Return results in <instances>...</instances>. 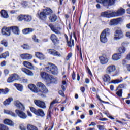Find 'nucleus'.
I'll return each mask as SVG.
<instances>
[{"instance_id":"39448f33","label":"nucleus","mask_w":130,"mask_h":130,"mask_svg":"<svg viewBox=\"0 0 130 130\" xmlns=\"http://www.w3.org/2000/svg\"><path fill=\"white\" fill-rule=\"evenodd\" d=\"M110 34V29L109 28H106L104 29L100 35V40L102 43H106L107 42V35Z\"/></svg>"},{"instance_id":"f257e3e1","label":"nucleus","mask_w":130,"mask_h":130,"mask_svg":"<svg viewBox=\"0 0 130 130\" xmlns=\"http://www.w3.org/2000/svg\"><path fill=\"white\" fill-rule=\"evenodd\" d=\"M124 13H125V10L123 8H121L120 9L118 10L116 12L113 11V10H108L107 11L102 12L101 16L105 18H111L112 17L122 16Z\"/></svg>"},{"instance_id":"79ce46f5","label":"nucleus","mask_w":130,"mask_h":130,"mask_svg":"<svg viewBox=\"0 0 130 130\" xmlns=\"http://www.w3.org/2000/svg\"><path fill=\"white\" fill-rule=\"evenodd\" d=\"M9 93V89L5 88L4 89H0V94H4V95H6V94H8Z\"/></svg>"},{"instance_id":"9d476101","label":"nucleus","mask_w":130,"mask_h":130,"mask_svg":"<svg viewBox=\"0 0 130 130\" xmlns=\"http://www.w3.org/2000/svg\"><path fill=\"white\" fill-rule=\"evenodd\" d=\"M34 103L40 108H42V109H45L46 108V105L43 101L36 100L34 101Z\"/></svg>"},{"instance_id":"4d7b16f0","label":"nucleus","mask_w":130,"mask_h":130,"mask_svg":"<svg viewBox=\"0 0 130 130\" xmlns=\"http://www.w3.org/2000/svg\"><path fill=\"white\" fill-rule=\"evenodd\" d=\"M22 47H23V49H29V48H30V47L29 46V45H28L27 44L23 45Z\"/></svg>"},{"instance_id":"f3484780","label":"nucleus","mask_w":130,"mask_h":130,"mask_svg":"<svg viewBox=\"0 0 130 130\" xmlns=\"http://www.w3.org/2000/svg\"><path fill=\"white\" fill-rule=\"evenodd\" d=\"M15 105L19 108L20 110H25V107L20 101H16L14 102Z\"/></svg>"},{"instance_id":"a878e982","label":"nucleus","mask_w":130,"mask_h":130,"mask_svg":"<svg viewBox=\"0 0 130 130\" xmlns=\"http://www.w3.org/2000/svg\"><path fill=\"white\" fill-rule=\"evenodd\" d=\"M100 60L102 64H105L108 62V59L104 56L100 57Z\"/></svg>"},{"instance_id":"c03bdc74","label":"nucleus","mask_w":130,"mask_h":130,"mask_svg":"<svg viewBox=\"0 0 130 130\" xmlns=\"http://www.w3.org/2000/svg\"><path fill=\"white\" fill-rule=\"evenodd\" d=\"M0 130H9L8 126L3 124H0Z\"/></svg>"},{"instance_id":"6e6552de","label":"nucleus","mask_w":130,"mask_h":130,"mask_svg":"<svg viewBox=\"0 0 130 130\" xmlns=\"http://www.w3.org/2000/svg\"><path fill=\"white\" fill-rule=\"evenodd\" d=\"M96 2L104 6H112L115 3V0H96Z\"/></svg>"},{"instance_id":"f704fd0d","label":"nucleus","mask_w":130,"mask_h":130,"mask_svg":"<svg viewBox=\"0 0 130 130\" xmlns=\"http://www.w3.org/2000/svg\"><path fill=\"white\" fill-rule=\"evenodd\" d=\"M32 21V16L29 15H24V21L31 22Z\"/></svg>"},{"instance_id":"2f4dec72","label":"nucleus","mask_w":130,"mask_h":130,"mask_svg":"<svg viewBox=\"0 0 130 130\" xmlns=\"http://www.w3.org/2000/svg\"><path fill=\"white\" fill-rule=\"evenodd\" d=\"M10 56V53L7 51L5 53H2L1 55H0V59L2 58H4L6 59L7 57H9Z\"/></svg>"},{"instance_id":"ddd939ff","label":"nucleus","mask_w":130,"mask_h":130,"mask_svg":"<svg viewBox=\"0 0 130 130\" xmlns=\"http://www.w3.org/2000/svg\"><path fill=\"white\" fill-rule=\"evenodd\" d=\"M2 34L6 36H10L11 35V28L9 27H4L2 29Z\"/></svg>"},{"instance_id":"13d9d810","label":"nucleus","mask_w":130,"mask_h":130,"mask_svg":"<svg viewBox=\"0 0 130 130\" xmlns=\"http://www.w3.org/2000/svg\"><path fill=\"white\" fill-rule=\"evenodd\" d=\"M73 55V53H69L68 54V55H67V57H66V59L67 60H69V59H70V58H71V57H72V56Z\"/></svg>"},{"instance_id":"412c9836","label":"nucleus","mask_w":130,"mask_h":130,"mask_svg":"<svg viewBox=\"0 0 130 130\" xmlns=\"http://www.w3.org/2000/svg\"><path fill=\"white\" fill-rule=\"evenodd\" d=\"M120 18L112 19L110 21V25H111V26H113V25H117V24L120 22Z\"/></svg>"},{"instance_id":"7ed1b4c3","label":"nucleus","mask_w":130,"mask_h":130,"mask_svg":"<svg viewBox=\"0 0 130 130\" xmlns=\"http://www.w3.org/2000/svg\"><path fill=\"white\" fill-rule=\"evenodd\" d=\"M37 86L41 89V90L39 91V95L41 96V97H45V95L44 94H47L48 93V89L46 88L45 85L42 82H38L37 83Z\"/></svg>"},{"instance_id":"58836bf2","label":"nucleus","mask_w":130,"mask_h":130,"mask_svg":"<svg viewBox=\"0 0 130 130\" xmlns=\"http://www.w3.org/2000/svg\"><path fill=\"white\" fill-rule=\"evenodd\" d=\"M14 86H15L18 91H20V92L23 91V86H22V85L15 83Z\"/></svg>"},{"instance_id":"5fc2aeb1","label":"nucleus","mask_w":130,"mask_h":130,"mask_svg":"<svg viewBox=\"0 0 130 130\" xmlns=\"http://www.w3.org/2000/svg\"><path fill=\"white\" fill-rule=\"evenodd\" d=\"M118 87L122 89H125V88H126V84H121L119 85Z\"/></svg>"},{"instance_id":"393cba45","label":"nucleus","mask_w":130,"mask_h":130,"mask_svg":"<svg viewBox=\"0 0 130 130\" xmlns=\"http://www.w3.org/2000/svg\"><path fill=\"white\" fill-rule=\"evenodd\" d=\"M4 113H5L6 114H9V115H11V116H13V117H16L17 116L16 114H15L14 112L8 110H4Z\"/></svg>"},{"instance_id":"e2e57ef3","label":"nucleus","mask_w":130,"mask_h":130,"mask_svg":"<svg viewBox=\"0 0 130 130\" xmlns=\"http://www.w3.org/2000/svg\"><path fill=\"white\" fill-rule=\"evenodd\" d=\"M20 128L21 130H26V127L23 124L20 125Z\"/></svg>"},{"instance_id":"e433bc0d","label":"nucleus","mask_w":130,"mask_h":130,"mask_svg":"<svg viewBox=\"0 0 130 130\" xmlns=\"http://www.w3.org/2000/svg\"><path fill=\"white\" fill-rule=\"evenodd\" d=\"M12 101H13V98H9L4 101V105L5 106H6V105H9Z\"/></svg>"},{"instance_id":"6ab92c4d","label":"nucleus","mask_w":130,"mask_h":130,"mask_svg":"<svg viewBox=\"0 0 130 130\" xmlns=\"http://www.w3.org/2000/svg\"><path fill=\"white\" fill-rule=\"evenodd\" d=\"M28 88L32 91V92H34V93H39L40 92V90H38L36 86L34 85V84H29L28 85Z\"/></svg>"},{"instance_id":"2eb2a0df","label":"nucleus","mask_w":130,"mask_h":130,"mask_svg":"<svg viewBox=\"0 0 130 130\" xmlns=\"http://www.w3.org/2000/svg\"><path fill=\"white\" fill-rule=\"evenodd\" d=\"M40 76L42 79H43V80H45V81H46V82H48L50 78V75H49V74L46 72H41Z\"/></svg>"},{"instance_id":"72a5a7b5","label":"nucleus","mask_w":130,"mask_h":130,"mask_svg":"<svg viewBox=\"0 0 130 130\" xmlns=\"http://www.w3.org/2000/svg\"><path fill=\"white\" fill-rule=\"evenodd\" d=\"M27 130H39L38 128L32 124H28L27 125Z\"/></svg>"},{"instance_id":"8fccbe9b","label":"nucleus","mask_w":130,"mask_h":130,"mask_svg":"<svg viewBox=\"0 0 130 130\" xmlns=\"http://www.w3.org/2000/svg\"><path fill=\"white\" fill-rule=\"evenodd\" d=\"M32 40L34 42H37V43L39 42V40L37 39V37L35 35L32 36Z\"/></svg>"},{"instance_id":"dca6fc26","label":"nucleus","mask_w":130,"mask_h":130,"mask_svg":"<svg viewBox=\"0 0 130 130\" xmlns=\"http://www.w3.org/2000/svg\"><path fill=\"white\" fill-rule=\"evenodd\" d=\"M11 30L14 34H15V35H20V29L17 26H11L10 31Z\"/></svg>"},{"instance_id":"a211bd4d","label":"nucleus","mask_w":130,"mask_h":130,"mask_svg":"<svg viewBox=\"0 0 130 130\" xmlns=\"http://www.w3.org/2000/svg\"><path fill=\"white\" fill-rule=\"evenodd\" d=\"M20 57L22 58V59H31L32 58V55L28 53L25 54H21L20 55Z\"/></svg>"},{"instance_id":"c9c22d12","label":"nucleus","mask_w":130,"mask_h":130,"mask_svg":"<svg viewBox=\"0 0 130 130\" xmlns=\"http://www.w3.org/2000/svg\"><path fill=\"white\" fill-rule=\"evenodd\" d=\"M120 55L119 53H116V54H114L113 56H112V59H113V60H119V59H120Z\"/></svg>"},{"instance_id":"c756f323","label":"nucleus","mask_w":130,"mask_h":130,"mask_svg":"<svg viewBox=\"0 0 130 130\" xmlns=\"http://www.w3.org/2000/svg\"><path fill=\"white\" fill-rule=\"evenodd\" d=\"M49 20L50 22L54 23V22H56V20H57V16H56L55 14H53L49 17Z\"/></svg>"},{"instance_id":"1a4fd4ad","label":"nucleus","mask_w":130,"mask_h":130,"mask_svg":"<svg viewBox=\"0 0 130 130\" xmlns=\"http://www.w3.org/2000/svg\"><path fill=\"white\" fill-rule=\"evenodd\" d=\"M49 27L50 29L54 32V33H55V34H57L58 35H61V28L60 27H55L52 24H50Z\"/></svg>"},{"instance_id":"a19ab883","label":"nucleus","mask_w":130,"mask_h":130,"mask_svg":"<svg viewBox=\"0 0 130 130\" xmlns=\"http://www.w3.org/2000/svg\"><path fill=\"white\" fill-rule=\"evenodd\" d=\"M119 54L120 55V54H122L125 52V48L124 47H121L118 49Z\"/></svg>"},{"instance_id":"5701e85b","label":"nucleus","mask_w":130,"mask_h":130,"mask_svg":"<svg viewBox=\"0 0 130 130\" xmlns=\"http://www.w3.org/2000/svg\"><path fill=\"white\" fill-rule=\"evenodd\" d=\"M34 31V29L28 28H25L22 30V33L23 34H30V33H32Z\"/></svg>"},{"instance_id":"0eeeda50","label":"nucleus","mask_w":130,"mask_h":130,"mask_svg":"<svg viewBox=\"0 0 130 130\" xmlns=\"http://www.w3.org/2000/svg\"><path fill=\"white\" fill-rule=\"evenodd\" d=\"M18 80H20V76L16 74H12L10 77L7 79L8 83H13L14 81H18Z\"/></svg>"},{"instance_id":"c85d7f7f","label":"nucleus","mask_w":130,"mask_h":130,"mask_svg":"<svg viewBox=\"0 0 130 130\" xmlns=\"http://www.w3.org/2000/svg\"><path fill=\"white\" fill-rule=\"evenodd\" d=\"M4 123L5 124H7L8 125H10V126H12L14 125V122L12 121V120L9 119H6L4 120Z\"/></svg>"},{"instance_id":"37998d69","label":"nucleus","mask_w":130,"mask_h":130,"mask_svg":"<svg viewBox=\"0 0 130 130\" xmlns=\"http://www.w3.org/2000/svg\"><path fill=\"white\" fill-rule=\"evenodd\" d=\"M55 51L56 50L53 49H49L47 50V52L49 54H51V55L53 56H54V55L55 54Z\"/></svg>"},{"instance_id":"864d4df0","label":"nucleus","mask_w":130,"mask_h":130,"mask_svg":"<svg viewBox=\"0 0 130 130\" xmlns=\"http://www.w3.org/2000/svg\"><path fill=\"white\" fill-rule=\"evenodd\" d=\"M54 56H58V57H60V56H61V54H60V53L56 50Z\"/></svg>"},{"instance_id":"de8ad7c7","label":"nucleus","mask_w":130,"mask_h":130,"mask_svg":"<svg viewBox=\"0 0 130 130\" xmlns=\"http://www.w3.org/2000/svg\"><path fill=\"white\" fill-rule=\"evenodd\" d=\"M58 102V101L56 100L53 101L50 104V106L49 107V110H50V109H51V108H52V105H53V104H55V103H57Z\"/></svg>"},{"instance_id":"052dcab7","label":"nucleus","mask_w":130,"mask_h":130,"mask_svg":"<svg viewBox=\"0 0 130 130\" xmlns=\"http://www.w3.org/2000/svg\"><path fill=\"white\" fill-rule=\"evenodd\" d=\"M51 112L49 110L48 114H47V118H50V117H51Z\"/></svg>"},{"instance_id":"f8f14e48","label":"nucleus","mask_w":130,"mask_h":130,"mask_svg":"<svg viewBox=\"0 0 130 130\" xmlns=\"http://www.w3.org/2000/svg\"><path fill=\"white\" fill-rule=\"evenodd\" d=\"M50 40L51 41L54 43V45H56V44L59 43V40L57 36L55 35L54 34H52L50 37Z\"/></svg>"},{"instance_id":"4468645a","label":"nucleus","mask_w":130,"mask_h":130,"mask_svg":"<svg viewBox=\"0 0 130 130\" xmlns=\"http://www.w3.org/2000/svg\"><path fill=\"white\" fill-rule=\"evenodd\" d=\"M15 112L20 118H22V119L27 118V115L24 112L20 110H16Z\"/></svg>"},{"instance_id":"4c0bfd02","label":"nucleus","mask_w":130,"mask_h":130,"mask_svg":"<svg viewBox=\"0 0 130 130\" xmlns=\"http://www.w3.org/2000/svg\"><path fill=\"white\" fill-rule=\"evenodd\" d=\"M49 84H50L51 83H56V79L54 78L53 76H50V79L48 81Z\"/></svg>"},{"instance_id":"9b49d317","label":"nucleus","mask_w":130,"mask_h":130,"mask_svg":"<svg viewBox=\"0 0 130 130\" xmlns=\"http://www.w3.org/2000/svg\"><path fill=\"white\" fill-rule=\"evenodd\" d=\"M115 70H116V68L115 67V66L110 65L107 68L106 70V73L108 75H111L112 73L115 72Z\"/></svg>"},{"instance_id":"09e8293b","label":"nucleus","mask_w":130,"mask_h":130,"mask_svg":"<svg viewBox=\"0 0 130 130\" xmlns=\"http://www.w3.org/2000/svg\"><path fill=\"white\" fill-rule=\"evenodd\" d=\"M1 44H3L5 47H7L8 46V42H7L6 40H3L1 41Z\"/></svg>"},{"instance_id":"338daca9","label":"nucleus","mask_w":130,"mask_h":130,"mask_svg":"<svg viewBox=\"0 0 130 130\" xmlns=\"http://www.w3.org/2000/svg\"><path fill=\"white\" fill-rule=\"evenodd\" d=\"M6 63H7V61H2L1 63V67H5V66H6Z\"/></svg>"},{"instance_id":"7c9ffc66","label":"nucleus","mask_w":130,"mask_h":130,"mask_svg":"<svg viewBox=\"0 0 130 130\" xmlns=\"http://www.w3.org/2000/svg\"><path fill=\"white\" fill-rule=\"evenodd\" d=\"M36 56L41 60L45 59V56L40 52L36 53Z\"/></svg>"},{"instance_id":"49530a36","label":"nucleus","mask_w":130,"mask_h":130,"mask_svg":"<svg viewBox=\"0 0 130 130\" xmlns=\"http://www.w3.org/2000/svg\"><path fill=\"white\" fill-rule=\"evenodd\" d=\"M116 94L119 97H122V89H119L117 92Z\"/></svg>"},{"instance_id":"cd10ccee","label":"nucleus","mask_w":130,"mask_h":130,"mask_svg":"<svg viewBox=\"0 0 130 130\" xmlns=\"http://www.w3.org/2000/svg\"><path fill=\"white\" fill-rule=\"evenodd\" d=\"M0 13L2 17L3 18H4V19H7V18H9V15H8V12L5 10H2Z\"/></svg>"},{"instance_id":"0e129e2a","label":"nucleus","mask_w":130,"mask_h":130,"mask_svg":"<svg viewBox=\"0 0 130 130\" xmlns=\"http://www.w3.org/2000/svg\"><path fill=\"white\" fill-rule=\"evenodd\" d=\"M59 94L62 97H64V93H63V91H62V90L59 91Z\"/></svg>"},{"instance_id":"774afa93","label":"nucleus","mask_w":130,"mask_h":130,"mask_svg":"<svg viewBox=\"0 0 130 130\" xmlns=\"http://www.w3.org/2000/svg\"><path fill=\"white\" fill-rule=\"evenodd\" d=\"M126 37L130 38V32H126Z\"/></svg>"},{"instance_id":"69168bd1","label":"nucleus","mask_w":130,"mask_h":130,"mask_svg":"<svg viewBox=\"0 0 130 130\" xmlns=\"http://www.w3.org/2000/svg\"><path fill=\"white\" fill-rule=\"evenodd\" d=\"M80 90L82 93H84L85 91H86V89L85 88V87H81L80 88Z\"/></svg>"},{"instance_id":"aec40b11","label":"nucleus","mask_w":130,"mask_h":130,"mask_svg":"<svg viewBox=\"0 0 130 130\" xmlns=\"http://www.w3.org/2000/svg\"><path fill=\"white\" fill-rule=\"evenodd\" d=\"M36 115L37 116H41V117H44V116H45V114L44 113L43 110L39 109L37 110Z\"/></svg>"},{"instance_id":"3c124183","label":"nucleus","mask_w":130,"mask_h":130,"mask_svg":"<svg viewBox=\"0 0 130 130\" xmlns=\"http://www.w3.org/2000/svg\"><path fill=\"white\" fill-rule=\"evenodd\" d=\"M30 110L31 111V112H33V113H34L35 114H36V112L37 111V110H36V109H35L33 107H30Z\"/></svg>"},{"instance_id":"bb28decb","label":"nucleus","mask_w":130,"mask_h":130,"mask_svg":"<svg viewBox=\"0 0 130 130\" xmlns=\"http://www.w3.org/2000/svg\"><path fill=\"white\" fill-rule=\"evenodd\" d=\"M103 80L104 82L108 83V82L110 81V76L108 75V74H105L103 76Z\"/></svg>"},{"instance_id":"473e14b6","label":"nucleus","mask_w":130,"mask_h":130,"mask_svg":"<svg viewBox=\"0 0 130 130\" xmlns=\"http://www.w3.org/2000/svg\"><path fill=\"white\" fill-rule=\"evenodd\" d=\"M67 44L68 46L69 47H72V46H74L75 42L74 41V40L72 39V36H70V40L67 41Z\"/></svg>"},{"instance_id":"423d86ee","label":"nucleus","mask_w":130,"mask_h":130,"mask_svg":"<svg viewBox=\"0 0 130 130\" xmlns=\"http://www.w3.org/2000/svg\"><path fill=\"white\" fill-rule=\"evenodd\" d=\"M123 32L122 29L120 28H118L115 31L114 34V40H119L121 38H123Z\"/></svg>"},{"instance_id":"bf43d9fd","label":"nucleus","mask_w":130,"mask_h":130,"mask_svg":"<svg viewBox=\"0 0 130 130\" xmlns=\"http://www.w3.org/2000/svg\"><path fill=\"white\" fill-rule=\"evenodd\" d=\"M129 43L128 42H123L122 43V46H126V45H128Z\"/></svg>"},{"instance_id":"4be33fe9","label":"nucleus","mask_w":130,"mask_h":130,"mask_svg":"<svg viewBox=\"0 0 130 130\" xmlns=\"http://www.w3.org/2000/svg\"><path fill=\"white\" fill-rule=\"evenodd\" d=\"M21 71H22V72H23V73H25V74L27 75V76H33V75H34L33 72H32V71H31L27 69L22 68Z\"/></svg>"},{"instance_id":"b1692460","label":"nucleus","mask_w":130,"mask_h":130,"mask_svg":"<svg viewBox=\"0 0 130 130\" xmlns=\"http://www.w3.org/2000/svg\"><path fill=\"white\" fill-rule=\"evenodd\" d=\"M23 64L24 67H26V68H27L28 69H33V66L31 63H30V62L24 61L23 63Z\"/></svg>"},{"instance_id":"603ef678","label":"nucleus","mask_w":130,"mask_h":130,"mask_svg":"<svg viewBox=\"0 0 130 130\" xmlns=\"http://www.w3.org/2000/svg\"><path fill=\"white\" fill-rule=\"evenodd\" d=\"M22 5L23 8H26V7H28V2L26 1H23L22 2Z\"/></svg>"},{"instance_id":"ea45409f","label":"nucleus","mask_w":130,"mask_h":130,"mask_svg":"<svg viewBox=\"0 0 130 130\" xmlns=\"http://www.w3.org/2000/svg\"><path fill=\"white\" fill-rule=\"evenodd\" d=\"M123 81L122 77H120L119 79H117L116 80H113V84H119V83H121Z\"/></svg>"},{"instance_id":"20e7f679","label":"nucleus","mask_w":130,"mask_h":130,"mask_svg":"<svg viewBox=\"0 0 130 130\" xmlns=\"http://www.w3.org/2000/svg\"><path fill=\"white\" fill-rule=\"evenodd\" d=\"M49 64L50 67H46V71L52 75H57L58 74L57 67L51 63H49Z\"/></svg>"},{"instance_id":"f03ea898","label":"nucleus","mask_w":130,"mask_h":130,"mask_svg":"<svg viewBox=\"0 0 130 130\" xmlns=\"http://www.w3.org/2000/svg\"><path fill=\"white\" fill-rule=\"evenodd\" d=\"M53 13V11L50 8H46L44 9L43 11L41 12L40 13H38V17L40 20H46L47 19V16L51 15Z\"/></svg>"},{"instance_id":"680f3d73","label":"nucleus","mask_w":130,"mask_h":130,"mask_svg":"<svg viewBox=\"0 0 130 130\" xmlns=\"http://www.w3.org/2000/svg\"><path fill=\"white\" fill-rule=\"evenodd\" d=\"M9 73H10V71H9V70L8 69L4 70V74L6 76H7V75H9Z\"/></svg>"},{"instance_id":"6e6d98bb","label":"nucleus","mask_w":130,"mask_h":130,"mask_svg":"<svg viewBox=\"0 0 130 130\" xmlns=\"http://www.w3.org/2000/svg\"><path fill=\"white\" fill-rule=\"evenodd\" d=\"M97 127L99 130H104V126L101 125H98Z\"/></svg>"},{"instance_id":"a18cd8bd","label":"nucleus","mask_w":130,"mask_h":130,"mask_svg":"<svg viewBox=\"0 0 130 130\" xmlns=\"http://www.w3.org/2000/svg\"><path fill=\"white\" fill-rule=\"evenodd\" d=\"M24 18H25V15H20L17 17L18 21L20 22H22V21L23 20L24 21Z\"/></svg>"}]
</instances>
